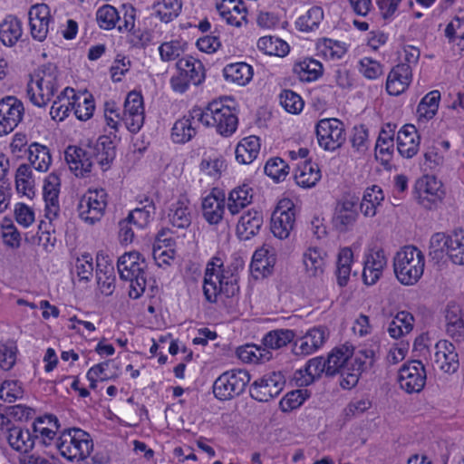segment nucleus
<instances>
[{"label": "nucleus", "instance_id": "obj_29", "mask_svg": "<svg viewBox=\"0 0 464 464\" xmlns=\"http://www.w3.org/2000/svg\"><path fill=\"white\" fill-rule=\"evenodd\" d=\"M328 336L327 329L324 326L310 329L305 335L299 340V344L295 343V353L309 355L316 352L324 345Z\"/></svg>", "mask_w": 464, "mask_h": 464}, {"label": "nucleus", "instance_id": "obj_58", "mask_svg": "<svg viewBox=\"0 0 464 464\" xmlns=\"http://www.w3.org/2000/svg\"><path fill=\"white\" fill-rule=\"evenodd\" d=\"M289 169V166L279 157L268 160L265 166V173L277 182L285 179Z\"/></svg>", "mask_w": 464, "mask_h": 464}, {"label": "nucleus", "instance_id": "obj_54", "mask_svg": "<svg viewBox=\"0 0 464 464\" xmlns=\"http://www.w3.org/2000/svg\"><path fill=\"white\" fill-rule=\"evenodd\" d=\"M146 202L143 207L130 211L127 217L139 228L145 227L155 215L156 208L152 200L147 198Z\"/></svg>", "mask_w": 464, "mask_h": 464}, {"label": "nucleus", "instance_id": "obj_35", "mask_svg": "<svg viewBox=\"0 0 464 464\" xmlns=\"http://www.w3.org/2000/svg\"><path fill=\"white\" fill-rule=\"evenodd\" d=\"M169 222L178 228H188L192 222V211L187 199L171 204L168 212Z\"/></svg>", "mask_w": 464, "mask_h": 464}, {"label": "nucleus", "instance_id": "obj_10", "mask_svg": "<svg viewBox=\"0 0 464 464\" xmlns=\"http://www.w3.org/2000/svg\"><path fill=\"white\" fill-rule=\"evenodd\" d=\"M107 206V193L103 188L89 189L78 203L77 210L81 219L89 224L99 221Z\"/></svg>", "mask_w": 464, "mask_h": 464}, {"label": "nucleus", "instance_id": "obj_56", "mask_svg": "<svg viewBox=\"0 0 464 464\" xmlns=\"http://www.w3.org/2000/svg\"><path fill=\"white\" fill-rule=\"evenodd\" d=\"M96 19L101 28L111 30L115 28L117 22L121 21V16L114 6L104 5L97 10Z\"/></svg>", "mask_w": 464, "mask_h": 464}, {"label": "nucleus", "instance_id": "obj_39", "mask_svg": "<svg viewBox=\"0 0 464 464\" xmlns=\"http://www.w3.org/2000/svg\"><path fill=\"white\" fill-rule=\"evenodd\" d=\"M259 150V138L256 136L246 137L236 147V160L241 164H249L257 157Z\"/></svg>", "mask_w": 464, "mask_h": 464}, {"label": "nucleus", "instance_id": "obj_48", "mask_svg": "<svg viewBox=\"0 0 464 464\" xmlns=\"http://www.w3.org/2000/svg\"><path fill=\"white\" fill-rule=\"evenodd\" d=\"M306 274L311 277H319L324 271V259L317 248H308L303 255Z\"/></svg>", "mask_w": 464, "mask_h": 464}, {"label": "nucleus", "instance_id": "obj_30", "mask_svg": "<svg viewBox=\"0 0 464 464\" xmlns=\"http://www.w3.org/2000/svg\"><path fill=\"white\" fill-rule=\"evenodd\" d=\"M216 191L217 188L212 189L211 193L202 200V214L210 225L218 224L222 220L225 212V197L220 193L217 195Z\"/></svg>", "mask_w": 464, "mask_h": 464}, {"label": "nucleus", "instance_id": "obj_49", "mask_svg": "<svg viewBox=\"0 0 464 464\" xmlns=\"http://www.w3.org/2000/svg\"><path fill=\"white\" fill-rule=\"evenodd\" d=\"M295 337V334L290 329H276L268 332L263 338V344L267 349L278 350L286 346Z\"/></svg>", "mask_w": 464, "mask_h": 464}, {"label": "nucleus", "instance_id": "obj_42", "mask_svg": "<svg viewBox=\"0 0 464 464\" xmlns=\"http://www.w3.org/2000/svg\"><path fill=\"white\" fill-rule=\"evenodd\" d=\"M295 179L300 187L312 188L320 180L321 171L316 163L305 160L297 167Z\"/></svg>", "mask_w": 464, "mask_h": 464}, {"label": "nucleus", "instance_id": "obj_16", "mask_svg": "<svg viewBox=\"0 0 464 464\" xmlns=\"http://www.w3.org/2000/svg\"><path fill=\"white\" fill-rule=\"evenodd\" d=\"M121 120L130 132H138L141 129L144 124L145 113L143 98L140 92H130L128 93Z\"/></svg>", "mask_w": 464, "mask_h": 464}, {"label": "nucleus", "instance_id": "obj_6", "mask_svg": "<svg viewBox=\"0 0 464 464\" xmlns=\"http://www.w3.org/2000/svg\"><path fill=\"white\" fill-rule=\"evenodd\" d=\"M177 74L170 78V85L174 92H185L189 84L200 85L205 80V68L203 63L192 56L179 59L177 63Z\"/></svg>", "mask_w": 464, "mask_h": 464}, {"label": "nucleus", "instance_id": "obj_3", "mask_svg": "<svg viewBox=\"0 0 464 464\" xmlns=\"http://www.w3.org/2000/svg\"><path fill=\"white\" fill-rule=\"evenodd\" d=\"M195 117L207 127H215L221 136L232 135L237 128V117L231 108L222 102L213 101L205 109L194 107Z\"/></svg>", "mask_w": 464, "mask_h": 464}, {"label": "nucleus", "instance_id": "obj_17", "mask_svg": "<svg viewBox=\"0 0 464 464\" xmlns=\"http://www.w3.org/2000/svg\"><path fill=\"white\" fill-rule=\"evenodd\" d=\"M358 216L356 201L353 198H343L336 204L333 224L339 232L345 233L353 228Z\"/></svg>", "mask_w": 464, "mask_h": 464}, {"label": "nucleus", "instance_id": "obj_18", "mask_svg": "<svg viewBox=\"0 0 464 464\" xmlns=\"http://www.w3.org/2000/svg\"><path fill=\"white\" fill-rule=\"evenodd\" d=\"M60 178L55 173L49 174L44 180L43 197L45 202V218L51 221H55L60 216Z\"/></svg>", "mask_w": 464, "mask_h": 464}, {"label": "nucleus", "instance_id": "obj_23", "mask_svg": "<svg viewBox=\"0 0 464 464\" xmlns=\"http://www.w3.org/2000/svg\"><path fill=\"white\" fill-rule=\"evenodd\" d=\"M387 259L382 249L371 250L364 260L362 279L368 285H374L382 276Z\"/></svg>", "mask_w": 464, "mask_h": 464}, {"label": "nucleus", "instance_id": "obj_51", "mask_svg": "<svg viewBox=\"0 0 464 464\" xmlns=\"http://www.w3.org/2000/svg\"><path fill=\"white\" fill-rule=\"evenodd\" d=\"M156 16L163 23H169L177 18L182 9L181 0H160L154 4Z\"/></svg>", "mask_w": 464, "mask_h": 464}, {"label": "nucleus", "instance_id": "obj_47", "mask_svg": "<svg viewBox=\"0 0 464 464\" xmlns=\"http://www.w3.org/2000/svg\"><path fill=\"white\" fill-rule=\"evenodd\" d=\"M237 357L244 362L263 363L271 359L269 351L255 344H246L237 349Z\"/></svg>", "mask_w": 464, "mask_h": 464}, {"label": "nucleus", "instance_id": "obj_62", "mask_svg": "<svg viewBox=\"0 0 464 464\" xmlns=\"http://www.w3.org/2000/svg\"><path fill=\"white\" fill-rule=\"evenodd\" d=\"M79 100L72 105L74 115L80 121H87L92 116L94 111V102L91 96L87 97L84 94L77 95Z\"/></svg>", "mask_w": 464, "mask_h": 464}, {"label": "nucleus", "instance_id": "obj_20", "mask_svg": "<svg viewBox=\"0 0 464 464\" xmlns=\"http://www.w3.org/2000/svg\"><path fill=\"white\" fill-rule=\"evenodd\" d=\"M87 154L92 159L93 164L97 163L105 170L115 158V146L110 136H101L95 143L89 144Z\"/></svg>", "mask_w": 464, "mask_h": 464}, {"label": "nucleus", "instance_id": "obj_57", "mask_svg": "<svg viewBox=\"0 0 464 464\" xmlns=\"http://www.w3.org/2000/svg\"><path fill=\"white\" fill-rule=\"evenodd\" d=\"M450 244V235L435 233L430 240V256L436 262H440L447 255Z\"/></svg>", "mask_w": 464, "mask_h": 464}, {"label": "nucleus", "instance_id": "obj_7", "mask_svg": "<svg viewBox=\"0 0 464 464\" xmlns=\"http://www.w3.org/2000/svg\"><path fill=\"white\" fill-rule=\"evenodd\" d=\"M250 380V374L246 370L233 369L225 372L214 382V395L220 401L230 400L239 396L243 393Z\"/></svg>", "mask_w": 464, "mask_h": 464}, {"label": "nucleus", "instance_id": "obj_40", "mask_svg": "<svg viewBox=\"0 0 464 464\" xmlns=\"http://www.w3.org/2000/svg\"><path fill=\"white\" fill-rule=\"evenodd\" d=\"M22 34V23L14 15L6 16L0 24V40L6 46H14Z\"/></svg>", "mask_w": 464, "mask_h": 464}, {"label": "nucleus", "instance_id": "obj_25", "mask_svg": "<svg viewBox=\"0 0 464 464\" xmlns=\"http://www.w3.org/2000/svg\"><path fill=\"white\" fill-rule=\"evenodd\" d=\"M324 372L326 374L325 359L317 356L308 360L304 368L295 371L294 379L298 386H308L321 378Z\"/></svg>", "mask_w": 464, "mask_h": 464}, {"label": "nucleus", "instance_id": "obj_28", "mask_svg": "<svg viewBox=\"0 0 464 464\" xmlns=\"http://www.w3.org/2000/svg\"><path fill=\"white\" fill-rule=\"evenodd\" d=\"M412 79V70L409 65L397 64L387 77L386 91L391 95H400L410 85Z\"/></svg>", "mask_w": 464, "mask_h": 464}, {"label": "nucleus", "instance_id": "obj_44", "mask_svg": "<svg viewBox=\"0 0 464 464\" xmlns=\"http://www.w3.org/2000/svg\"><path fill=\"white\" fill-rule=\"evenodd\" d=\"M28 160L31 165L40 172H45L49 169L52 157L49 149L39 143H32L26 150Z\"/></svg>", "mask_w": 464, "mask_h": 464}, {"label": "nucleus", "instance_id": "obj_24", "mask_svg": "<svg viewBox=\"0 0 464 464\" xmlns=\"http://www.w3.org/2000/svg\"><path fill=\"white\" fill-rule=\"evenodd\" d=\"M420 136L414 125H404L397 134V150L401 156L411 159L419 151Z\"/></svg>", "mask_w": 464, "mask_h": 464}, {"label": "nucleus", "instance_id": "obj_19", "mask_svg": "<svg viewBox=\"0 0 464 464\" xmlns=\"http://www.w3.org/2000/svg\"><path fill=\"white\" fill-rule=\"evenodd\" d=\"M88 151L89 144L84 148L69 146L65 150V160L77 177H84L92 171L94 164Z\"/></svg>", "mask_w": 464, "mask_h": 464}, {"label": "nucleus", "instance_id": "obj_34", "mask_svg": "<svg viewBox=\"0 0 464 464\" xmlns=\"http://www.w3.org/2000/svg\"><path fill=\"white\" fill-rule=\"evenodd\" d=\"M79 98L74 89L66 87L53 102L50 110L51 117L55 121H63L69 115V112L72 110L73 103H75Z\"/></svg>", "mask_w": 464, "mask_h": 464}, {"label": "nucleus", "instance_id": "obj_4", "mask_svg": "<svg viewBox=\"0 0 464 464\" xmlns=\"http://www.w3.org/2000/svg\"><path fill=\"white\" fill-rule=\"evenodd\" d=\"M425 257L414 246H406L393 258V268L397 279L405 285L416 284L424 272Z\"/></svg>", "mask_w": 464, "mask_h": 464}, {"label": "nucleus", "instance_id": "obj_8", "mask_svg": "<svg viewBox=\"0 0 464 464\" xmlns=\"http://www.w3.org/2000/svg\"><path fill=\"white\" fill-rule=\"evenodd\" d=\"M203 294L206 300L211 304H217L219 300L226 304V300L232 299L239 294L237 276L227 271L217 283L209 280L207 285H203Z\"/></svg>", "mask_w": 464, "mask_h": 464}, {"label": "nucleus", "instance_id": "obj_26", "mask_svg": "<svg viewBox=\"0 0 464 464\" xmlns=\"http://www.w3.org/2000/svg\"><path fill=\"white\" fill-rule=\"evenodd\" d=\"M194 108L187 115L175 121L171 129V140L175 143L184 144L189 141L197 134V128L200 122L195 117Z\"/></svg>", "mask_w": 464, "mask_h": 464}, {"label": "nucleus", "instance_id": "obj_64", "mask_svg": "<svg viewBox=\"0 0 464 464\" xmlns=\"http://www.w3.org/2000/svg\"><path fill=\"white\" fill-rule=\"evenodd\" d=\"M305 393L303 390L289 392L280 401L281 410L287 412L299 408L306 399Z\"/></svg>", "mask_w": 464, "mask_h": 464}, {"label": "nucleus", "instance_id": "obj_52", "mask_svg": "<svg viewBox=\"0 0 464 464\" xmlns=\"http://www.w3.org/2000/svg\"><path fill=\"white\" fill-rule=\"evenodd\" d=\"M447 256L456 265H464V230L458 229L450 234Z\"/></svg>", "mask_w": 464, "mask_h": 464}, {"label": "nucleus", "instance_id": "obj_11", "mask_svg": "<svg viewBox=\"0 0 464 464\" xmlns=\"http://www.w3.org/2000/svg\"><path fill=\"white\" fill-rule=\"evenodd\" d=\"M414 198L425 208L431 209L442 200L445 196L442 183L434 176H423L416 181Z\"/></svg>", "mask_w": 464, "mask_h": 464}, {"label": "nucleus", "instance_id": "obj_41", "mask_svg": "<svg viewBox=\"0 0 464 464\" xmlns=\"http://www.w3.org/2000/svg\"><path fill=\"white\" fill-rule=\"evenodd\" d=\"M223 75L227 82L244 86L252 80L253 68L246 63H230L223 69Z\"/></svg>", "mask_w": 464, "mask_h": 464}, {"label": "nucleus", "instance_id": "obj_60", "mask_svg": "<svg viewBox=\"0 0 464 464\" xmlns=\"http://www.w3.org/2000/svg\"><path fill=\"white\" fill-rule=\"evenodd\" d=\"M280 104L290 113H299L304 107V102L299 94L291 91L284 90L280 96Z\"/></svg>", "mask_w": 464, "mask_h": 464}, {"label": "nucleus", "instance_id": "obj_13", "mask_svg": "<svg viewBox=\"0 0 464 464\" xmlns=\"http://www.w3.org/2000/svg\"><path fill=\"white\" fill-rule=\"evenodd\" d=\"M295 223V208L290 199L281 200L271 217V231L279 239L289 237Z\"/></svg>", "mask_w": 464, "mask_h": 464}, {"label": "nucleus", "instance_id": "obj_45", "mask_svg": "<svg viewBox=\"0 0 464 464\" xmlns=\"http://www.w3.org/2000/svg\"><path fill=\"white\" fill-rule=\"evenodd\" d=\"M394 151V140L392 130L382 128L379 133V137L375 145V158L384 166L388 165L392 160Z\"/></svg>", "mask_w": 464, "mask_h": 464}, {"label": "nucleus", "instance_id": "obj_33", "mask_svg": "<svg viewBox=\"0 0 464 464\" xmlns=\"http://www.w3.org/2000/svg\"><path fill=\"white\" fill-rule=\"evenodd\" d=\"M353 349L348 345L334 348L329 354L326 362V375L334 376L352 363Z\"/></svg>", "mask_w": 464, "mask_h": 464}, {"label": "nucleus", "instance_id": "obj_9", "mask_svg": "<svg viewBox=\"0 0 464 464\" xmlns=\"http://www.w3.org/2000/svg\"><path fill=\"white\" fill-rule=\"evenodd\" d=\"M318 144L325 150L334 151L345 142L343 123L335 118L320 120L315 127Z\"/></svg>", "mask_w": 464, "mask_h": 464}, {"label": "nucleus", "instance_id": "obj_63", "mask_svg": "<svg viewBox=\"0 0 464 464\" xmlns=\"http://www.w3.org/2000/svg\"><path fill=\"white\" fill-rule=\"evenodd\" d=\"M17 347L14 342L0 343V368L9 371L16 362Z\"/></svg>", "mask_w": 464, "mask_h": 464}, {"label": "nucleus", "instance_id": "obj_46", "mask_svg": "<svg viewBox=\"0 0 464 464\" xmlns=\"http://www.w3.org/2000/svg\"><path fill=\"white\" fill-rule=\"evenodd\" d=\"M384 200V194L382 189L377 186L372 185L365 189L360 209L365 217H374L376 215L377 207Z\"/></svg>", "mask_w": 464, "mask_h": 464}, {"label": "nucleus", "instance_id": "obj_53", "mask_svg": "<svg viewBox=\"0 0 464 464\" xmlns=\"http://www.w3.org/2000/svg\"><path fill=\"white\" fill-rule=\"evenodd\" d=\"M440 100V92L437 90L426 94L417 107L419 116L426 120L432 119L438 111Z\"/></svg>", "mask_w": 464, "mask_h": 464}, {"label": "nucleus", "instance_id": "obj_21", "mask_svg": "<svg viewBox=\"0 0 464 464\" xmlns=\"http://www.w3.org/2000/svg\"><path fill=\"white\" fill-rule=\"evenodd\" d=\"M435 348V364L444 372H457L459 361L454 344L447 340H442L437 343Z\"/></svg>", "mask_w": 464, "mask_h": 464}, {"label": "nucleus", "instance_id": "obj_36", "mask_svg": "<svg viewBox=\"0 0 464 464\" xmlns=\"http://www.w3.org/2000/svg\"><path fill=\"white\" fill-rule=\"evenodd\" d=\"M252 200L253 188L247 184H243L229 192L227 202V209L232 215H237L251 204Z\"/></svg>", "mask_w": 464, "mask_h": 464}, {"label": "nucleus", "instance_id": "obj_38", "mask_svg": "<svg viewBox=\"0 0 464 464\" xmlns=\"http://www.w3.org/2000/svg\"><path fill=\"white\" fill-rule=\"evenodd\" d=\"M7 441L13 450L26 453L34 448L35 441L29 430L12 426L7 427Z\"/></svg>", "mask_w": 464, "mask_h": 464}, {"label": "nucleus", "instance_id": "obj_31", "mask_svg": "<svg viewBox=\"0 0 464 464\" xmlns=\"http://www.w3.org/2000/svg\"><path fill=\"white\" fill-rule=\"evenodd\" d=\"M217 9L230 25L238 27L246 19V7L242 0H221Z\"/></svg>", "mask_w": 464, "mask_h": 464}, {"label": "nucleus", "instance_id": "obj_27", "mask_svg": "<svg viewBox=\"0 0 464 464\" xmlns=\"http://www.w3.org/2000/svg\"><path fill=\"white\" fill-rule=\"evenodd\" d=\"M59 428L58 420L53 415H44L37 418L32 425V435L34 441L43 445H50Z\"/></svg>", "mask_w": 464, "mask_h": 464}, {"label": "nucleus", "instance_id": "obj_61", "mask_svg": "<svg viewBox=\"0 0 464 464\" xmlns=\"http://www.w3.org/2000/svg\"><path fill=\"white\" fill-rule=\"evenodd\" d=\"M376 361V351L372 347L359 350L354 357L352 356V363L360 371L370 369Z\"/></svg>", "mask_w": 464, "mask_h": 464}, {"label": "nucleus", "instance_id": "obj_43", "mask_svg": "<svg viewBox=\"0 0 464 464\" xmlns=\"http://www.w3.org/2000/svg\"><path fill=\"white\" fill-rule=\"evenodd\" d=\"M293 72L302 82H313L323 73V65L313 58H305L294 64Z\"/></svg>", "mask_w": 464, "mask_h": 464}, {"label": "nucleus", "instance_id": "obj_15", "mask_svg": "<svg viewBox=\"0 0 464 464\" xmlns=\"http://www.w3.org/2000/svg\"><path fill=\"white\" fill-rule=\"evenodd\" d=\"M24 107L14 96L0 100V135L12 132L23 120Z\"/></svg>", "mask_w": 464, "mask_h": 464}, {"label": "nucleus", "instance_id": "obj_59", "mask_svg": "<svg viewBox=\"0 0 464 464\" xmlns=\"http://www.w3.org/2000/svg\"><path fill=\"white\" fill-rule=\"evenodd\" d=\"M24 389L17 380L5 381L0 387V399L7 402H14L23 397Z\"/></svg>", "mask_w": 464, "mask_h": 464}, {"label": "nucleus", "instance_id": "obj_12", "mask_svg": "<svg viewBox=\"0 0 464 464\" xmlns=\"http://www.w3.org/2000/svg\"><path fill=\"white\" fill-rule=\"evenodd\" d=\"M285 383V380L281 372H269L251 384L250 396L256 401L266 402L280 394Z\"/></svg>", "mask_w": 464, "mask_h": 464}, {"label": "nucleus", "instance_id": "obj_22", "mask_svg": "<svg viewBox=\"0 0 464 464\" xmlns=\"http://www.w3.org/2000/svg\"><path fill=\"white\" fill-rule=\"evenodd\" d=\"M446 333L456 342L464 341V314L461 306L450 302L444 312Z\"/></svg>", "mask_w": 464, "mask_h": 464}, {"label": "nucleus", "instance_id": "obj_32", "mask_svg": "<svg viewBox=\"0 0 464 464\" xmlns=\"http://www.w3.org/2000/svg\"><path fill=\"white\" fill-rule=\"evenodd\" d=\"M263 225V214L258 210H249L241 216L237 225V236L241 240H248L257 235Z\"/></svg>", "mask_w": 464, "mask_h": 464}, {"label": "nucleus", "instance_id": "obj_5", "mask_svg": "<svg viewBox=\"0 0 464 464\" xmlns=\"http://www.w3.org/2000/svg\"><path fill=\"white\" fill-rule=\"evenodd\" d=\"M60 454L70 461L87 459L93 450V441L89 433L73 428L63 430L55 442Z\"/></svg>", "mask_w": 464, "mask_h": 464}, {"label": "nucleus", "instance_id": "obj_2", "mask_svg": "<svg viewBox=\"0 0 464 464\" xmlns=\"http://www.w3.org/2000/svg\"><path fill=\"white\" fill-rule=\"evenodd\" d=\"M147 263L139 252L132 251L119 257L117 268L122 280L130 281L129 296L140 298L146 289Z\"/></svg>", "mask_w": 464, "mask_h": 464}, {"label": "nucleus", "instance_id": "obj_50", "mask_svg": "<svg viewBox=\"0 0 464 464\" xmlns=\"http://www.w3.org/2000/svg\"><path fill=\"white\" fill-rule=\"evenodd\" d=\"M258 49L266 54L284 57L289 53L286 42L275 36H263L257 42Z\"/></svg>", "mask_w": 464, "mask_h": 464}, {"label": "nucleus", "instance_id": "obj_55", "mask_svg": "<svg viewBox=\"0 0 464 464\" xmlns=\"http://www.w3.org/2000/svg\"><path fill=\"white\" fill-rule=\"evenodd\" d=\"M324 18V11L320 6L311 7L296 21V26L300 31L309 32L316 29Z\"/></svg>", "mask_w": 464, "mask_h": 464}, {"label": "nucleus", "instance_id": "obj_37", "mask_svg": "<svg viewBox=\"0 0 464 464\" xmlns=\"http://www.w3.org/2000/svg\"><path fill=\"white\" fill-rule=\"evenodd\" d=\"M124 14L121 17V24L118 26V31L121 33H130L136 40H133L135 45H143L149 41L148 34L141 32L140 29L135 28V8L131 5H123Z\"/></svg>", "mask_w": 464, "mask_h": 464}, {"label": "nucleus", "instance_id": "obj_1", "mask_svg": "<svg viewBox=\"0 0 464 464\" xmlns=\"http://www.w3.org/2000/svg\"><path fill=\"white\" fill-rule=\"evenodd\" d=\"M58 69L53 63L40 66L32 74L27 83L26 94L30 102L37 106H45L58 90Z\"/></svg>", "mask_w": 464, "mask_h": 464}, {"label": "nucleus", "instance_id": "obj_14", "mask_svg": "<svg viewBox=\"0 0 464 464\" xmlns=\"http://www.w3.org/2000/svg\"><path fill=\"white\" fill-rule=\"evenodd\" d=\"M427 373L420 361L405 362L399 371L400 387L408 393L420 392L425 386Z\"/></svg>", "mask_w": 464, "mask_h": 464}]
</instances>
